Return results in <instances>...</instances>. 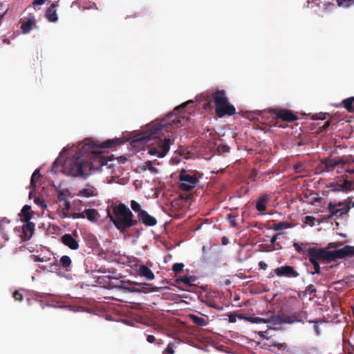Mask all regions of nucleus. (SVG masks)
<instances>
[{
    "label": "nucleus",
    "mask_w": 354,
    "mask_h": 354,
    "mask_svg": "<svg viewBox=\"0 0 354 354\" xmlns=\"http://www.w3.org/2000/svg\"><path fill=\"white\" fill-rule=\"evenodd\" d=\"M189 102H192V101H188L176 107L160 122L154 124L146 131L142 138L138 139L145 142L154 140L153 143L156 146L149 149V154L157 156L158 158H163L166 156L169 150L170 145L173 144L174 139H171L170 136H165L163 131H171V129L178 128L185 124L186 119L184 113H183V109Z\"/></svg>",
    "instance_id": "f257e3e1"
},
{
    "label": "nucleus",
    "mask_w": 354,
    "mask_h": 354,
    "mask_svg": "<svg viewBox=\"0 0 354 354\" xmlns=\"http://www.w3.org/2000/svg\"><path fill=\"white\" fill-rule=\"evenodd\" d=\"M124 141L120 138L113 140H107L102 143H98L90 138L85 139L81 143V152L88 161L85 160L87 166V172L91 174L93 170H99L104 165H107L108 162H111L112 159L103 155L102 152L98 151V149H109L117 145H121Z\"/></svg>",
    "instance_id": "f03ea898"
},
{
    "label": "nucleus",
    "mask_w": 354,
    "mask_h": 354,
    "mask_svg": "<svg viewBox=\"0 0 354 354\" xmlns=\"http://www.w3.org/2000/svg\"><path fill=\"white\" fill-rule=\"evenodd\" d=\"M111 207L112 214L108 210V217L120 233H125L128 229L138 224V221L134 218L133 212L124 203H115Z\"/></svg>",
    "instance_id": "7ed1b4c3"
},
{
    "label": "nucleus",
    "mask_w": 354,
    "mask_h": 354,
    "mask_svg": "<svg viewBox=\"0 0 354 354\" xmlns=\"http://www.w3.org/2000/svg\"><path fill=\"white\" fill-rule=\"evenodd\" d=\"M80 147H81V144H80ZM84 157V155L82 153L81 148H80V151L72 158L65 160L62 165L63 172L68 176L86 178L89 176V173L87 172V166Z\"/></svg>",
    "instance_id": "20e7f679"
},
{
    "label": "nucleus",
    "mask_w": 354,
    "mask_h": 354,
    "mask_svg": "<svg viewBox=\"0 0 354 354\" xmlns=\"http://www.w3.org/2000/svg\"><path fill=\"white\" fill-rule=\"evenodd\" d=\"M212 97L215 104L216 114L218 118L225 115L231 116L236 113L235 107L229 103L224 90H216L212 93L211 96L207 95V100Z\"/></svg>",
    "instance_id": "39448f33"
},
{
    "label": "nucleus",
    "mask_w": 354,
    "mask_h": 354,
    "mask_svg": "<svg viewBox=\"0 0 354 354\" xmlns=\"http://www.w3.org/2000/svg\"><path fill=\"white\" fill-rule=\"evenodd\" d=\"M306 254L311 263L319 262L328 263L332 262L330 251L326 248H309L306 249Z\"/></svg>",
    "instance_id": "423d86ee"
},
{
    "label": "nucleus",
    "mask_w": 354,
    "mask_h": 354,
    "mask_svg": "<svg viewBox=\"0 0 354 354\" xmlns=\"http://www.w3.org/2000/svg\"><path fill=\"white\" fill-rule=\"evenodd\" d=\"M181 182L179 187L181 190L190 191L198 183V178L195 174H188L185 170H182L179 176Z\"/></svg>",
    "instance_id": "0eeeda50"
},
{
    "label": "nucleus",
    "mask_w": 354,
    "mask_h": 354,
    "mask_svg": "<svg viewBox=\"0 0 354 354\" xmlns=\"http://www.w3.org/2000/svg\"><path fill=\"white\" fill-rule=\"evenodd\" d=\"M269 112L274 116L275 119L287 122H292L298 120L297 115L288 109H270Z\"/></svg>",
    "instance_id": "6e6552de"
},
{
    "label": "nucleus",
    "mask_w": 354,
    "mask_h": 354,
    "mask_svg": "<svg viewBox=\"0 0 354 354\" xmlns=\"http://www.w3.org/2000/svg\"><path fill=\"white\" fill-rule=\"evenodd\" d=\"M127 283L130 285V286H123V288L131 292H154L157 290V288L147 283H137L131 281H128Z\"/></svg>",
    "instance_id": "1a4fd4ad"
},
{
    "label": "nucleus",
    "mask_w": 354,
    "mask_h": 354,
    "mask_svg": "<svg viewBox=\"0 0 354 354\" xmlns=\"http://www.w3.org/2000/svg\"><path fill=\"white\" fill-rule=\"evenodd\" d=\"M330 255L332 262L337 259L351 257L354 255V246L347 245L340 249L330 251Z\"/></svg>",
    "instance_id": "9d476101"
},
{
    "label": "nucleus",
    "mask_w": 354,
    "mask_h": 354,
    "mask_svg": "<svg viewBox=\"0 0 354 354\" xmlns=\"http://www.w3.org/2000/svg\"><path fill=\"white\" fill-rule=\"evenodd\" d=\"M274 273L278 277L297 278L299 272L291 266H282L273 270Z\"/></svg>",
    "instance_id": "9b49d317"
},
{
    "label": "nucleus",
    "mask_w": 354,
    "mask_h": 354,
    "mask_svg": "<svg viewBox=\"0 0 354 354\" xmlns=\"http://www.w3.org/2000/svg\"><path fill=\"white\" fill-rule=\"evenodd\" d=\"M77 236V232L74 231L72 234H65L61 238L62 242L64 245L73 250H77L80 248L78 241L73 237Z\"/></svg>",
    "instance_id": "f8f14e48"
},
{
    "label": "nucleus",
    "mask_w": 354,
    "mask_h": 354,
    "mask_svg": "<svg viewBox=\"0 0 354 354\" xmlns=\"http://www.w3.org/2000/svg\"><path fill=\"white\" fill-rule=\"evenodd\" d=\"M342 205L343 203L341 202L337 204L330 203L328 205V209L330 212V215H328V218H333V216H337L338 214L342 215L347 213L350 209V207L348 206H346L343 208H339V207L342 206Z\"/></svg>",
    "instance_id": "ddd939ff"
},
{
    "label": "nucleus",
    "mask_w": 354,
    "mask_h": 354,
    "mask_svg": "<svg viewBox=\"0 0 354 354\" xmlns=\"http://www.w3.org/2000/svg\"><path fill=\"white\" fill-rule=\"evenodd\" d=\"M137 218L138 219H136V221H138V223L141 222L146 226L153 227L157 224L156 218L154 216H151L146 210L141 212L138 215Z\"/></svg>",
    "instance_id": "4468645a"
},
{
    "label": "nucleus",
    "mask_w": 354,
    "mask_h": 354,
    "mask_svg": "<svg viewBox=\"0 0 354 354\" xmlns=\"http://www.w3.org/2000/svg\"><path fill=\"white\" fill-rule=\"evenodd\" d=\"M21 29L24 34L28 33L32 28L36 27V21L33 16H30L28 18L21 19Z\"/></svg>",
    "instance_id": "2eb2a0df"
},
{
    "label": "nucleus",
    "mask_w": 354,
    "mask_h": 354,
    "mask_svg": "<svg viewBox=\"0 0 354 354\" xmlns=\"http://www.w3.org/2000/svg\"><path fill=\"white\" fill-rule=\"evenodd\" d=\"M271 324L274 325H277L280 324H292L294 323V319H292L291 315H271L270 319Z\"/></svg>",
    "instance_id": "dca6fc26"
},
{
    "label": "nucleus",
    "mask_w": 354,
    "mask_h": 354,
    "mask_svg": "<svg viewBox=\"0 0 354 354\" xmlns=\"http://www.w3.org/2000/svg\"><path fill=\"white\" fill-rule=\"evenodd\" d=\"M26 224L24 225L22 227V235L21 237L24 241L29 240L35 231V224L32 222L27 221L25 222Z\"/></svg>",
    "instance_id": "f3484780"
},
{
    "label": "nucleus",
    "mask_w": 354,
    "mask_h": 354,
    "mask_svg": "<svg viewBox=\"0 0 354 354\" xmlns=\"http://www.w3.org/2000/svg\"><path fill=\"white\" fill-rule=\"evenodd\" d=\"M137 272L139 276L145 277L147 280H153L155 278L153 272L145 265L140 266Z\"/></svg>",
    "instance_id": "a211bd4d"
},
{
    "label": "nucleus",
    "mask_w": 354,
    "mask_h": 354,
    "mask_svg": "<svg viewBox=\"0 0 354 354\" xmlns=\"http://www.w3.org/2000/svg\"><path fill=\"white\" fill-rule=\"evenodd\" d=\"M269 200L270 196L267 194L261 195L257 201L256 209L261 212L266 211Z\"/></svg>",
    "instance_id": "6ab92c4d"
},
{
    "label": "nucleus",
    "mask_w": 354,
    "mask_h": 354,
    "mask_svg": "<svg viewBox=\"0 0 354 354\" xmlns=\"http://www.w3.org/2000/svg\"><path fill=\"white\" fill-rule=\"evenodd\" d=\"M56 6L57 4L53 3L46 10V17L50 22H55L58 19L57 11L55 10Z\"/></svg>",
    "instance_id": "aec40b11"
},
{
    "label": "nucleus",
    "mask_w": 354,
    "mask_h": 354,
    "mask_svg": "<svg viewBox=\"0 0 354 354\" xmlns=\"http://www.w3.org/2000/svg\"><path fill=\"white\" fill-rule=\"evenodd\" d=\"M19 216L23 222L30 221L33 216L30 206L28 205H24L21 209Z\"/></svg>",
    "instance_id": "412c9836"
},
{
    "label": "nucleus",
    "mask_w": 354,
    "mask_h": 354,
    "mask_svg": "<svg viewBox=\"0 0 354 354\" xmlns=\"http://www.w3.org/2000/svg\"><path fill=\"white\" fill-rule=\"evenodd\" d=\"M86 218L91 222H97L100 215L95 209H86L84 210Z\"/></svg>",
    "instance_id": "4be33fe9"
},
{
    "label": "nucleus",
    "mask_w": 354,
    "mask_h": 354,
    "mask_svg": "<svg viewBox=\"0 0 354 354\" xmlns=\"http://www.w3.org/2000/svg\"><path fill=\"white\" fill-rule=\"evenodd\" d=\"M97 194V190L93 187L84 188L80 190L79 192L77 193L78 196H84L86 198L94 196H96Z\"/></svg>",
    "instance_id": "5701e85b"
},
{
    "label": "nucleus",
    "mask_w": 354,
    "mask_h": 354,
    "mask_svg": "<svg viewBox=\"0 0 354 354\" xmlns=\"http://www.w3.org/2000/svg\"><path fill=\"white\" fill-rule=\"evenodd\" d=\"M245 319L248 322L254 324H259V323H271L270 316L267 318H261L259 317H245Z\"/></svg>",
    "instance_id": "b1692460"
},
{
    "label": "nucleus",
    "mask_w": 354,
    "mask_h": 354,
    "mask_svg": "<svg viewBox=\"0 0 354 354\" xmlns=\"http://www.w3.org/2000/svg\"><path fill=\"white\" fill-rule=\"evenodd\" d=\"M354 97L346 98L342 101L344 107L350 113H354Z\"/></svg>",
    "instance_id": "393cba45"
},
{
    "label": "nucleus",
    "mask_w": 354,
    "mask_h": 354,
    "mask_svg": "<svg viewBox=\"0 0 354 354\" xmlns=\"http://www.w3.org/2000/svg\"><path fill=\"white\" fill-rule=\"evenodd\" d=\"M238 216V213L235 212L234 211H232L227 215V220L230 223L232 227L235 228L238 226V223L236 222V218Z\"/></svg>",
    "instance_id": "a878e982"
},
{
    "label": "nucleus",
    "mask_w": 354,
    "mask_h": 354,
    "mask_svg": "<svg viewBox=\"0 0 354 354\" xmlns=\"http://www.w3.org/2000/svg\"><path fill=\"white\" fill-rule=\"evenodd\" d=\"M189 317L193 323L198 326H205L207 324V322L203 317H198L195 315H189Z\"/></svg>",
    "instance_id": "bb28decb"
},
{
    "label": "nucleus",
    "mask_w": 354,
    "mask_h": 354,
    "mask_svg": "<svg viewBox=\"0 0 354 354\" xmlns=\"http://www.w3.org/2000/svg\"><path fill=\"white\" fill-rule=\"evenodd\" d=\"M142 169L143 170L148 169L152 174H154L158 173V169L155 167H153V162L151 160H147L144 162V165L142 166Z\"/></svg>",
    "instance_id": "cd10ccee"
},
{
    "label": "nucleus",
    "mask_w": 354,
    "mask_h": 354,
    "mask_svg": "<svg viewBox=\"0 0 354 354\" xmlns=\"http://www.w3.org/2000/svg\"><path fill=\"white\" fill-rule=\"evenodd\" d=\"M59 263L62 268L66 269L71 266L72 261L68 256L64 255L60 258Z\"/></svg>",
    "instance_id": "c85d7f7f"
},
{
    "label": "nucleus",
    "mask_w": 354,
    "mask_h": 354,
    "mask_svg": "<svg viewBox=\"0 0 354 354\" xmlns=\"http://www.w3.org/2000/svg\"><path fill=\"white\" fill-rule=\"evenodd\" d=\"M353 184L351 181L344 180V183L339 185V188L335 189L337 191H351L352 190Z\"/></svg>",
    "instance_id": "c756f323"
},
{
    "label": "nucleus",
    "mask_w": 354,
    "mask_h": 354,
    "mask_svg": "<svg viewBox=\"0 0 354 354\" xmlns=\"http://www.w3.org/2000/svg\"><path fill=\"white\" fill-rule=\"evenodd\" d=\"M289 227H290V224L288 223H287V222H279L278 223L274 224L272 228L274 231H280V230H285V229H288Z\"/></svg>",
    "instance_id": "7c9ffc66"
},
{
    "label": "nucleus",
    "mask_w": 354,
    "mask_h": 354,
    "mask_svg": "<svg viewBox=\"0 0 354 354\" xmlns=\"http://www.w3.org/2000/svg\"><path fill=\"white\" fill-rule=\"evenodd\" d=\"M41 177V175L39 174V169H36L32 176H31V179H30V186L32 187V188H35V186H36V183L37 182V180L39 179V178Z\"/></svg>",
    "instance_id": "2f4dec72"
},
{
    "label": "nucleus",
    "mask_w": 354,
    "mask_h": 354,
    "mask_svg": "<svg viewBox=\"0 0 354 354\" xmlns=\"http://www.w3.org/2000/svg\"><path fill=\"white\" fill-rule=\"evenodd\" d=\"M131 208L132 210L137 214V216L141 212H144L145 210L141 208L140 205L136 201L132 200L131 201Z\"/></svg>",
    "instance_id": "473e14b6"
},
{
    "label": "nucleus",
    "mask_w": 354,
    "mask_h": 354,
    "mask_svg": "<svg viewBox=\"0 0 354 354\" xmlns=\"http://www.w3.org/2000/svg\"><path fill=\"white\" fill-rule=\"evenodd\" d=\"M10 221L6 218H3L0 221V232L3 234V237L5 240H8V237L7 234L5 232L4 225L6 224H9Z\"/></svg>",
    "instance_id": "72a5a7b5"
},
{
    "label": "nucleus",
    "mask_w": 354,
    "mask_h": 354,
    "mask_svg": "<svg viewBox=\"0 0 354 354\" xmlns=\"http://www.w3.org/2000/svg\"><path fill=\"white\" fill-rule=\"evenodd\" d=\"M337 3L340 7L348 8L354 5V0H337Z\"/></svg>",
    "instance_id": "f704fd0d"
},
{
    "label": "nucleus",
    "mask_w": 354,
    "mask_h": 354,
    "mask_svg": "<svg viewBox=\"0 0 354 354\" xmlns=\"http://www.w3.org/2000/svg\"><path fill=\"white\" fill-rule=\"evenodd\" d=\"M292 319H294V322H303L304 318H305L304 315L302 313H295L291 315Z\"/></svg>",
    "instance_id": "c9c22d12"
},
{
    "label": "nucleus",
    "mask_w": 354,
    "mask_h": 354,
    "mask_svg": "<svg viewBox=\"0 0 354 354\" xmlns=\"http://www.w3.org/2000/svg\"><path fill=\"white\" fill-rule=\"evenodd\" d=\"M177 281L178 282H181L188 286H192V283L191 282V277H189V276H187V275H184V276H182V277H180Z\"/></svg>",
    "instance_id": "e433bc0d"
},
{
    "label": "nucleus",
    "mask_w": 354,
    "mask_h": 354,
    "mask_svg": "<svg viewBox=\"0 0 354 354\" xmlns=\"http://www.w3.org/2000/svg\"><path fill=\"white\" fill-rule=\"evenodd\" d=\"M184 264L182 263H176L173 265L172 270L176 273L181 272L183 270Z\"/></svg>",
    "instance_id": "4c0bfd02"
},
{
    "label": "nucleus",
    "mask_w": 354,
    "mask_h": 354,
    "mask_svg": "<svg viewBox=\"0 0 354 354\" xmlns=\"http://www.w3.org/2000/svg\"><path fill=\"white\" fill-rule=\"evenodd\" d=\"M206 304L209 307H212V308H214L216 310H221L223 309V307L222 306H220L219 305H218L215 301H214L213 299H209L206 301Z\"/></svg>",
    "instance_id": "58836bf2"
},
{
    "label": "nucleus",
    "mask_w": 354,
    "mask_h": 354,
    "mask_svg": "<svg viewBox=\"0 0 354 354\" xmlns=\"http://www.w3.org/2000/svg\"><path fill=\"white\" fill-rule=\"evenodd\" d=\"M67 192H68V189H66V190H60L59 192H58V196H57V198H58V201L61 203L62 201H64V200H67L66 199V196H67Z\"/></svg>",
    "instance_id": "ea45409f"
},
{
    "label": "nucleus",
    "mask_w": 354,
    "mask_h": 354,
    "mask_svg": "<svg viewBox=\"0 0 354 354\" xmlns=\"http://www.w3.org/2000/svg\"><path fill=\"white\" fill-rule=\"evenodd\" d=\"M348 163L347 167L345 168V170L347 173L349 174H354V159H353L351 161L348 160Z\"/></svg>",
    "instance_id": "a19ab883"
},
{
    "label": "nucleus",
    "mask_w": 354,
    "mask_h": 354,
    "mask_svg": "<svg viewBox=\"0 0 354 354\" xmlns=\"http://www.w3.org/2000/svg\"><path fill=\"white\" fill-rule=\"evenodd\" d=\"M342 245H343V243L340 242V241L331 242L327 245V247L326 248V249L327 250H328L329 249H332V248H337L342 246Z\"/></svg>",
    "instance_id": "79ce46f5"
},
{
    "label": "nucleus",
    "mask_w": 354,
    "mask_h": 354,
    "mask_svg": "<svg viewBox=\"0 0 354 354\" xmlns=\"http://www.w3.org/2000/svg\"><path fill=\"white\" fill-rule=\"evenodd\" d=\"M311 264L313 266L314 270L308 271V272L311 274H319L320 272V270H321L319 263H311Z\"/></svg>",
    "instance_id": "37998d69"
},
{
    "label": "nucleus",
    "mask_w": 354,
    "mask_h": 354,
    "mask_svg": "<svg viewBox=\"0 0 354 354\" xmlns=\"http://www.w3.org/2000/svg\"><path fill=\"white\" fill-rule=\"evenodd\" d=\"M305 292L309 295H313L317 292V290L313 284H310L306 287Z\"/></svg>",
    "instance_id": "c03bdc74"
},
{
    "label": "nucleus",
    "mask_w": 354,
    "mask_h": 354,
    "mask_svg": "<svg viewBox=\"0 0 354 354\" xmlns=\"http://www.w3.org/2000/svg\"><path fill=\"white\" fill-rule=\"evenodd\" d=\"M293 247L295 248V250L299 254H305L306 253V250H304L301 245H299V243H293Z\"/></svg>",
    "instance_id": "a18cd8bd"
},
{
    "label": "nucleus",
    "mask_w": 354,
    "mask_h": 354,
    "mask_svg": "<svg viewBox=\"0 0 354 354\" xmlns=\"http://www.w3.org/2000/svg\"><path fill=\"white\" fill-rule=\"evenodd\" d=\"M60 165H62V160L57 158L53 163L52 171L56 172Z\"/></svg>",
    "instance_id": "49530a36"
},
{
    "label": "nucleus",
    "mask_w": 354,
    "mask_h": 354,
    "mask_svg": "<svg viewBox=\"0 0 354 354\" xmlns=\"http://www.w3.org/2000/svg\"><path fill=\"white\" fill-rule=\"evenodd\" d=\"M13 297H14L15 300L19 301H22L23 299H24L22 294L21 292H19L18 290H15L13 292Z\"/></svg>",
    "instance_id": "de8ad7c7"
},
{
    "label": "nucleus",
    "mask_w": 354,
    "mask_h": 354,
    "mask_svg": "<svg viewBox=\"0 0 354 354\" xmlns=\"http://www.w3.org/2000/svg\"><path fill=\"white\" fill-rule=\"evenodd\" d=\"M174 350L173 348V345L169 344L167 345V348L164 350L163 354H174Z\"/></svg>",
    "instance_id": "09e8293b"
},
{
    "label": "nucleus",
    "mask_w": 354,
    "mask_h": 354,
    "mask_svg": "<svg viewBox=\"0 0 354 354\" xmlns=\"http://www.w3.org/2000/svg\"><path fill=\"white\" fill-rule=\"evenodd\" d=\"M35 202L39 205L41 208L46 207V205L44 199H41L39 198H37L35 200Z\"/></svg>",
    "instance_id": "8fccbe9b"
},
{
    "label": "nucleus",
    "mask_w": 354,
    "mask_h": 354,
    "mask_svg": "<svg viewBox=\"0 0 354 354\" xmlns=\"http://www.w3.org/2000/svg\"><path fill=\"white\" fill-rule=\"evenodd\" d=\"M305 219L306 223L314 225V221H315V218L313 216H306Z\"/></svg>",
    "instance_id": "3c124183"
},
{
    "label": "nucleus",
    "mask_w": 354,
    "mask_h": 354,
    "mask_svg": "<svg viewBox=\"0 0 354 354\" xmlns=\"http://www.w3.org/2000/svg\"><path fill=\"white\" fill-rule=\"evenodd\" d=\"M229 322L234 323L236 321V315L235 313H230L228 315Z\"/></svg>",
    "instance_id": "603ef678"
},
{
    "label": "nucleus",
    "mask_w": 354,
    "mask_h": 354,
    "mask_svg": "<svg viewBox=\"0 0 354 354\" xmlns=\"http://www.w3.org/2000/svg\"><path fill=\"white\" fill-rule=\"evenodd\" d=\"M63 202H64V207L63 209H66V212H68L69 209H71L70 201L68 200H64Z\"/></svg>",
    "instance_id": "864d4df0"
},
{
    "label": "nucleus",
    "mask_w": 354,
    "mask_h": 354,
    "mask_svg": "<svg viewBox=\"0 0 354 354\" xmlns=\"http://www.w3.org/2000/svg\"><path fill=\"white\" fill-rule=\"evenodd\" d=\"M347 354H354V344L348 343V346L347 348Z\"/></svg>",
    "instance_id": "5fc2aeb1"
},
{
    "label": "nucleus",
    "mask_w": 354,
    "mask_h": 354,
    "mask_svg": "<svg viewBox=\"0 0 354 354\" xmlns=\"http://www.w3.org/2000/svg\"><path fill=\"white\" fill-rule=\"evenodd\" d=\"M48 0H34L32 1V4L34 6H38V5H43Z\"/></svg>",
    "instance_id": "6e6d98bb"
},
{
    "label": "nucleus",
    "mask_w": 354,
    "mask_h": 354,
    "mask_svg": "<svg viewBox=\"0 0 354 354\" xmlns=\"http://www.w3.org/2000/svg\"><path fill=\"white\" fill-rule=\"evenodd\" d=\"M259 267L260 269L266 270L267 268H268V265H267V263H266L263 261H260L259 263Z\"/></svg>",
    "instance_id": "4d7b16f0"
},
{
    "label": "nucleus",
    "mask_w": 354,
    "mask_h": 354,
    "mask_svg": "<svg viewBox=\"0 0 354 354\" xmlns=\"http://www.w3.org/2000/svg\"><path fill=\"white\" fill-rule=\"evenodd\" d=\"M147 340L149 343H153L156 341V338L152 335H149L147 337Z\"/></svg>",
    "instance_id": "13d9d810"
},
{
    "label": "nucleus",
    "mask_w": 354,
    "mask_h": 354,
    "mask_svg": "<svg viewBox=\"0 0 354 354\" xmlns=\"http://www.w3.org/2000/svg\"><path fill=\"white\" fill-rule=\"evenodd\" d=\"M281 234H277L275 235H274L272 239H270V242L272 244H274L275 243V242L277 241V240L279 238V236Z\"/></svg>",
    "instance_id": "bf43d9fd"
},
{
    "label": "nucleus",
    "mask_w": 354,
    "mask_h": 354,
    "mask_svg": "<svg viewBox=\"0 0 354 354\" xmlns=\"http://www.w3.org/2000/svg\"><path fill=\"white\" fill-rule=\"evenodd\" d=\"M32 257H33L34 261L35 262H43L44 261V259L38 256L33 255Z\"/></svg>",
    "instance_id": "052dcab7"
},
{
    "label": "nucleus",
    "mask_w": 354,
    "mask_h": 354,
    "mask_svg": "<svg viewBox=\"0 0 354 354\" xmlns=\"http://www.w3.org/2000/svg\"><path fill=\"white\" fill-rule=\"evenodd\" d=\"M313 329L315 331L317 335H320L319 328L317 324L314 325Z\"/></svg>",
    "instance_id": "680f3d73"
},
{
    "label": "nucleus",
    "mask_w": 354,
    "mask_h": 354,
    "mask_svg": "<svg viewBox=\"0 0 354 354\" xmlns=\"http://www.w3.org/2000/svg\"><path fill=\"white\" fill-rule=\"evenodd\" d=\"M71 216L74 219L79 218V213L73 212L71 214Z\"/></svg>",
    "instance_id": "e2e57ef3"
},
{
    "label": "nucleus",
    "mask_w": 354,
    "mask_h": 354,
    "mask_svg": "<svg viewBox=\"0 0 354 354\" xmlns=\"http://www.w3.org/2000/svg\"><path fill=\"white\" fill-rule=\"evenodd\" d=\"M204 109L212 108L211 102H208L204 104Z\"/></svg>",
    "instance_id": "0e129e2a"
},
{
    "label": "nucleus",
    "mask_w": 354,
    "mask_h": 354,
    "mask_svg": "<svg viewBox=\"0 0 354 354\" xmlns=\"http://www.w3.org/2000/svg\"><path fill=\"white\" fill-rule=\"evenodd\" d=\"M277 346L279 349H283L286 347V344H278L277 345Z\"/></svg>",
    "instance_id": "69168bd1"
},
{
    "label": "nucleus",
    "mask_w": 354,
    "mask_h": 354,
    "mask_svg": "<svg viewBox=\"0 0 354 354\" xmlns=\"http://www.w3.org/2000/svg\"><path fill=\"white\" fill-rule=\"evenodd\" d=\"M85 214H86L84 213V211L79 213V218H86Z\"/></svg>",
    "instance_id": "338daca9"
},
{
    "label": "nucleus",
    "mask_w": 354,
    "mask_h": 354,
    "mask_svg": "<svg viewBox=\"0 0 354 354\" xmlns=\"http://www.w3.org/2000/svg\"><path fill=\"white\" fill-rule=\"evenodd\" d=\"M330 125V122L329 121H326L324 124L323 125V129H326L327 127H328Z\"/></svg>",
    "instance_id": "774afa93"
}]
</instances>
